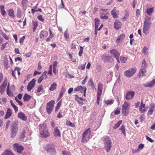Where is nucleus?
<instances>
[{
	"instance_id": "nucleus-55",
	"label": "nucleus",
	"mask_w": 155,
	"mask_h": 155,
	"mask_svg": "<svg viewBox=\"0 0 155 155\" xmlns=\"http://www.w3.org/2000/svg\"><path fill=\"white\" fill-rule=\"evenodd\" d=\"M42 90V85H40L37 87V92L38 93L40 92Z\"/></svg>"
},
{
	"instance_id": "nucleus-18",
	"label": "nucleus",
	"mask_w": 155,
	"mask_h": 155,
	"mask_svg": "<svg viewBox=\"0 0 155 155\" xmlns=\"http://www.w3.org/2000/svg\"><path fill=\"white\" fill-rule=\"evenodd\" d=\"M114 28L117 30H118L121 27V23L119 21H116L114 23Z\"/></svg>"
},
{
	"instance_id": "nucleus-36",
	"label": "nucleus",
	"mask_w": 155,
	"mask_h": 155,
	"mask_svg": "<svg viewBox=\"0 0 155 155\" xmlns=\"http://www.w3.org/2000/svg\"><path fill=\"white\" fill-rule=\"evenodd\" d=\"M65 90H66L65 88L62 87V90L60 93V94L59 97V99H60L63 96L64 93L65 91Z\"/></svg>"
},
{
	"instance_id": "nucleus-40",
	"label": "nucleus",
	"mask_w": 155,
	"mask_h": 155,
	"mask_svg": "<svg viewBox=\"0 0 155 155\" xmlns=\"http://www.w3.org/2000/svg\"><path fill=\"white\" fill-rule=\"evenodd\" d=\"M66 124L67 125H69L72 127H74L75 126L74 124L72 123L70 121H67L66 122Z\"/></svg>"
},
{
	"instance_id": "nucleus-9",
	"label": "nucleus",
	"mask_w": 155,
	"mask_h": 155,
	"mask_svg": "<svg viewBox=\"0 0 155 155\" xmlns=\"http://www.w3.org/2000/svg\"><path fill=\"white\" fill-rule=\"evenodd\" d=\"M54 101H51L47 103L46 106V110L48 113L50 114L52 112L54 107Z\"/></svg>"
},
{
	"instance_id": "nucleus-41",
	"label": "nucleus",
	"mask_w": 155,
	"mask_h": 155,
	"mask_svg": "<svg viewBox=\"0 0 155 155\" xmlns=\"http://www.w3.org/2000/svg\"><path fill=\"white\" fill-rule=\"evenodd\" d=\"M148 48L146 47H144L143 49L142 52L143 54L145 55H147L148 54Z\"/></svg>"
},
{
	"instance_id": "nucleus-4",
	"label": "nucleus",
	"mask_w": 155,
	"mask_h": 155,
	"mask_svg": "<svg viewBox=\"0 0 155 155\" xmlns=\"http://www.w3.org/2000/svg\"><path fill=\"white\" fill-rule=\"evenodd\" d=\"M91 131L89 129L86 130L83 134L82 142L87 143L89 140Z\"/></svg>"
},
{
	"instance_id": "nucleus-8",
	"label": "nucleus",
	"mask_w": 155,
	"mask_h": 155,
	"mask_svg": "<svg viewBox=\"0 0 155 155\" xmlns=\"http://www.w3.org/2000/svg\"><path fill=\"white\" fill-rule=\"evenodd\" d=\"M147 68L146 63L144 60L142 64L141 68L139 72L140 76H143L145 75V73L146 72V69Z\"/></svg>"
},
{
	"instance_id": "nucleus-19",
	"label": "nucleus",
	"mask_w": 155,
	"mask_h": 155,
	"mask_svg": "<svg viewBox=\"0 0 155 155\" xmlns=\"http://www.w3.org/2000/svg\"><path fill=\"white\" fill-rule=\"evenodd\" d=\"M139 109L140 111L142 113L144 112L146 110L145 109V105L143 104L142 100L141 102Z\"/></svg>"
},
{
	"instance_id": "nucleus-30",
	"label": "nucleus",
	"mask_w": 155,
	"mask_h": 155,
	"mask_svg": "<svg viewBox=\"0 0 155 155\" xmlns=\"http://www.w3.org/2000/svg\"><path fill=\"white\" fill-rule=\"evenodd\" d=\"M0 11L2 15L5 16L6 15V12L5 10V8L3 5L0 6Z\"/></svg>"
},
{
	"instance_id": "nucleus-52",
	"label": "nucleus",
	"mask_w": 155,
	"mask_h": 155,
	"mask_svg": "<svg viewBox=\"0 0 155 155\" xmlns=\"http://www.w3.org/2000/svg\"><path fill=\"white\" fill-rule=\"evenodd\" d=\"M20 70L21 69L18 67H16L15 69V72L17 71L18 73V75H19L20 74Z\"/></svg>"
},
{
	"instance_id": "nucleus-5",
	"label": "nucleus",
	"mask_w": 155,
	"mask_h": 155,
	"mask_svg": "<svg viewBox=\"0 0 155 155\" xmlns=\"http://www.w3.org/2000/svg\"><path fill=\"white\" fill-rule=\"evenodd\" d=\"M45 150L47 151L49 154H56V150L55 146L52 144H50L46 145V147L45 148Z\"/></svg>"
},
{
	"instance_id": "nucleus-29",
	"label": "nucleus",
	"mask_w": 155,
	"mask_h": 155,
	"mask_svg": "<svg viewBox=\"0 0 155 155\" xmlns=\"http://www.w3.org/2000/svg\"><path fill=\"white\" fill-rule=\"evenodd\" d=\"M32 25L33 26V32H34L36 30L37 27L38 25V22L36 21H32Z\"/></svg>"
},
{
	"instance_id": "nucleus-33",
	"label": "nucleus",
	"mask_w": 155,
	"mask_h": 155,
	"mask_svg": "<svg viewBox=\"0 0 155 155\" xmlns=\"http://www.w3.org/2000/svg\"><path fill=\"white\" fill-rule=\"evenodd\" d=\"M10 102L11 105L14 109L15 112L16 113L17 112L18 110V107L13 104L12 101L11 100L10 101Z\"/></svg>"
},
{
	"instance_id": "nucleus-22",
	"label": "nucleus",
	"mask_w": 155,
	"mask_h": 155,
	"mask_svg": "<svg viewBox=\"0 0 155 155\" xmlns=\"http://www.w3.org/2000/svg\"><path fill=\"white\" fill-rule=\"evenodd\" d=\"M54 134L55 137L58 136L60 137L61 136L60 132L59 130L58 127H55Z\"/></svg>"
},
{
	"instance_id": "nucleus-35",
	"label": "nucleus",
	"mask_w": 155,
	"mask_h": 155,
	"mask_svg": "<svg viewBox=\"0 0 155 155\" xmlns=\"http://www.w3.org/2000/svg\"><path fill=\"white\" fill-rule=\"evenodd\" d=\"M2 155H14L10 150H6Z\"/></svg>"
},
{
	"instance_id": "nucleus-48",
	"label": "nucleus",
	"mask_w": 155,
	"mask_h": 155,
	"mask_svg": "<svg viewBox=\"0 0 155 155\" xmlns=\"http://www.w3.org/2000/svg\"><path fill=\"white\" fill-rule=\"evenodd\" d=\"M86 63H85L84 64H81L79 66H78V68L79 69H81L82 70H83L85 68V67L86 65Z\"/></svg>"
},
{
	"instance_id": "nucleus-39",
	"label": "nucleus",
	"mask_w": 155,
	"mask_h": 155,
	"mask_svg": "<svg viewBox=\"0 0 155 155\" xmlns=\"http://www.w3.org/2000/svg\"><path fill=\"white\" fill-rule=\"evenodd\" d=\"M111 14L113 17L114 18H117L118 17L117 15L114 10H113L111 11Z\"/></svg>"
},
{
	"instance_id": "nucleus-27",
	"label": "nucleus",
	"mask_w": 155,
	"mask_h": 155,
	"mask_svg": "<svg viewBox=\"0 0 155 155\" xmlns=\"http://www.w3.org/2000/svg\"><path fill=\"white\" fill-rule=\"evenodd\" d=\"M9 84H8V85L7 87V93L8 96L12 97L13 96V94L12 91H9Z\"/></svg>"
},
{
	"instance_id": "nucleus-46",
	"label": "nucleus",
	"mask_w": 155,
	"mask_h": 155,
	"mask_svg": "<svg viewBox=\"0 0 155 155\" xmlns=\"http://www.w3.org/2000/svg\"><path fill=\"white\" fill-rule=\"evenodd\" d=\"M83 47L80 46V51L78 53V55L79 56H82L83 52Z\"/></svg>"
},
{
	"instance_id": "nucleus-53",
	"label": "nucleus",
	"mask_w": 155,
	"mask_h": 155,
	"mask_svg": "<svg viewBox=\"0 0 155 155\" xmlns=\"http://www.w3.org/2000/svg\"><path fill=\"white\" fill-rule=\"evenodd\" d=\"M15 99L16 101L19 104V105L20 106H22V105L23 104L22 102L21 101H20L18 100L17 97H16Z\"/></svg>"
},
{
	"instance_id": "nucleus-64",
	"label": "nucleus",
	"mask_w": 155,
	"mask_h": 155,
	"mask_svg": "<svg viewBox=\"0 0 155 155\" xmlns=\"http://www.w3.org/2000/svg\"><path fill=\"white\" fill-rule=\"evenodd\" d=\"M25 38V37L24 36L21 37L19 40L20 43H22L24 41V40Z\"/></svg>"
},
{
	"instance_id": "nucleus-6",
	"label": "nucleus",
	"mask_w": 155,
	"mask_h": 155,
	"mask_svg": "<svg viewBox=\"0 0 155 155\" xmlns=\"http://www.w3.org/2000/svg\"><path fill=\"white\" fill-rule=\"evenodd\" d=\"M10 134L11 138L15 137L18 131V128L15 124H13L11 127Z\"/></svg>"
},
{
	"instance_id": "nucleus-57",
	"label": "nucleus",
	"mask_w": 155,
	"mask_h": 155,
	"mask_svg": "<svg viewBox=\"0 0 155 155\" xmlns=\"http://www.w3.org/2000/svg\"><path fill=\"white\" fill-rule=\"evenodd\" d=\"M8 43V42H6L4 44L2 45V46L1 47V49L2 50H3L4 48H5V47L6 46L7 44Z\"/></svg>"
},
{
	"instance_id": "nucleus-23",
	"label": "nucleus",
	"mask_w": 155,
	"mask_h": 155,
	"mask_svg": "<svg viewBox=\"0 0 155 155\" xmlns=\"http://www.w3.org/2000/svg\"><path fill=\"white\" fill-rule=\"evenodd\" d=\"M103 89V84L100 83L98 84L97 94L101 95Z\"/></svg>"
},
{
	"instance_id": "nucleus-11",
	"label": "nucleus",
	"mask_w": 155,
	"mask_h": 155,
	"mask_svg": "<svg viewBox=\"0 0 155 155\" xmlns=\"http://www.w3.org/2000/svg\"><path fill=\"white\" fill-rule=\"evenodd\" d=\"M13 149L18 153H21L24 148L21 144L16 143L13 144Z\"/></svg>"
},
{
	"instance_id": "nucleus-63",
	"label": "nucleus",
	"mask_w": 155,
	"mask_h": 155,
	"mask_svg": "<svg viewBox=\"0 0 155 155\" xmlns=\"http://www.w3.org/2000/svg\"><path fill=\"white\" fill-rule=\"evenodd\" d=\"M5 38L6 40H8L9 39V37L7 36L6 34H3L2 35Z\"/></svg>"
},
{
	"instance_id": "nucleus-60",
	"label": "nucleus",
	"mask_w": 155,
	"mask_h": 155,
	"mask_svg": "<svg viewBox=\"0 0 155 155\" xmlns=\"http://www.w3.org/2000/svg\"><path fill=\"white\" fill-rule=\"evenodd\" d=\"M146 137L147 140L151 142V143H152L153 142V140L152 139H151L150 138L148 137L147 136H146Z\"/></svg>"
},
{
	"instance_id": "nucleus-44",
	"label": "nucleus",
	"mask_w": 155,
	"mask_h": 155,
	"mask_svg": "<svg viewBox=\"0 0 155 155\" xmlns=\"http://www.w3.org/2000/svg\"><path fill=\"white\" fill-rule=\"evenodd\" d=\"M88 85L90 86H91L92 87H94V84L92 79H90L88 82Z\"/></svg>"
},
{
	"instance_id": "nucleus-24",
	"label": "nucleus",
	"mask_w": 155,
	"mask_h": 155,
	"mask_svg": "<svg viewBox=\"0 0 155 155\" xmlns=\"http://www.w3.org/2000/svg\"><path fill=\"white\" fill-rule=\"evenodd\" d=\"M84 88L82 86H77L74 89L75 91H80L81 93H83V91L84 90Z\"/></svg>"
},
{
	"instance_id": "nucleus-12",
	"label": "nucleus",
	"mask_w": 155,
	"mask_h": 155,
	"mask_svg": "<svg viewBox=\"0 0 155 155\" xmlns=\"http://www.w3.org/2000/svg\"><path fill=\"white\" fill-rule=\"evenodd\" d=\"M36 81L35 79H33L28 84L27 86V90L30 91L34 87Z\"/></svg>"
},
{
	"instance_id": "nucleus-42",
	"label": "nucleus",
	"mask_w": 155,
	"mask_h": 155,
	"mask_svg": "<svg viewBox=\"0 0 155 155\" xmlns=\"http://www.w3.org/2000/svg\"><path fill=\"white\" fill-rule=\"evenodd\" d=\"M22 15V14L21 11L20 9H18L17 13V17L18 18H21Z\"/></svg>"
},
{
	"instance_id": "nucleus-7",
	"label": "nucleus",
	"mask_w": 155,
	"mask_h": 155,
	"mask_svg": "<svg viewBox=\"0 0 155 155\" xmlns=\"http://www.w3.org/2000/svg\"><path fill=\"white\" fill-rule=\"evenodd\" d=\"M129 106V104L126 101L124 102L122 108V113L124 115L126 116L128 114L130 109Z\"/></svg>"
},
{
	"instance_id": "nucleus-10",
	"label": "nucleus",
	"mask_w": 155,
	"mask_h": 155,
	"mask_svg": "<svg viewBox=\"0 0 155 155\" xmlns=\"http://www.w3.org/2000/svg\"><path fill=\"white\" fill-rule=\"evenodd\" d=\"M136 71V68H130L124 72V75L125 76L130 78L133 76Z\"/></svg>"
},
{
	"instance_id": "nucleus-54",
	"label": "nucleus",
	"mask_w": 155,
	"mask_h": 155,
	"mask_svg": "<svg viewBox=\"0 0 155 155\" xmlns=\"http://www.w3.org/2000/svg\"><path fill=\"white\" fill-rule=\"evenodd\" d=\"M52 65H51L49 68V70L48 72V74H49L50 75L52 74Z\"/></svg>"
},
{
	"instance_id": "nucleus-61",
	"label": "nucleus",
	"mask_w": 155,
	"mask_h": 155,
	"mask_svg": "<svg viewBox=\"0 0 155 155\" xmlns=\"http://www.w3.org/2000/svg\"><path fill=\"white\" fill-rule=\"evenodd\" d=\"M41 72L37 71L36 70H35L34 71V76H35L37 74H39L41 73Z\"/></svg>"
},
{
	"instance_id": "nucleus-45",
	"label": "nucleus",
	"mask_w": 155,
	"mask_h": 155,
	"mask_svg": "<svg viewBox=\"0 0 155 155\" xmlns=\"http://www.w3.org/2000/svg\"><path fill=\"white\" fill-rule=\"evenodd\" d=\"M149 87H152L155 84V79H153L151 82L149 83Z\"/></svg>"
},
{
	"instance_id": "nucleus-14",
	"label": "nucleus",
	"mask_w": 155,
	"mask_h": 155,
	"mask_svg": "<svg viewBox=\"0 0 155 155\" xmlns=\"http://www.w3.org/2000/svg\"><path fill=\"white\" fill-rule=\"evenodd\" d=\"M102 59L105 62H111L113 61V59L110 56H106L103 55L102 56Z\"/></svg>"
},
{
	"instance_id": "nucleus-13",
	"label": "nucleus",
	"mask_w": 155,
	"mask_h": 155,
	"mask_svg": "<svg viewBox=\"0 0 155 155\" xmlns=\"http://www.w3.org/2000/svg\"><path fill=\"white\" fill-rule=\"evenodd\" d=\"M7 79H5L2 84L0 87V93L2 94L4 93L5 91V88L7 86Z\"/></svg>"
},
{
	"instance_id": "nucleus-51",
	"label": "nucleus",
	"mask_w": 155,
	"mask_h": 155,
	"mask_svg": "<svg viewBox=\"0 0 155 155\" xmlns=\"http://www.w3.org/2000/svg\"><path fill=\"white\" fill-rule=\"evenodd\" d=\"M153 112V110L152 109H149L148 112L147 113V115L148 116H150L152 115Z\"/></svg>"
},
{
	"instance_id": "nucleus-28",
	"label": "nucleus",
	"mask_w": 155,
	"mask_h": 155,
	"mask_svg": "<svg viewBox=\"0 0 155 155\" xmlns=\"http://www.w3.org/2000/svg\"><path fill=\"white\" fill-rule=\"evenodd\" d=\"M125 36L124 34H123L120 35L116 41L117 43H119L124 38Z\"/></svg>"
},
{
	"instance_id": "nucleus-2",
	"label": "nucleus",
	"mask_w": 155,
	"mask_h": 155,
	"mask_svg": "<svg viewBox=\"0 0 155 155\" xmlns=\"http://www.w3.org/2000/svg\"><path fill=\"white\" fill-rule=\"evenodd\" d=\"M104 148L107 152H109L111 147V140L109 137H106L104 140Z\"/></svg>"
},
{
	"instance_id": "nucleus-17",
	"label": "nucleus",
	"mask_w": 155,
	"mask_h": 155,
	"mask_svg": "<svg viewBox=\"0 0 155 155\" xmlns=\"http://www.w3.org/2000/svg\"><path fill=\"white\" fill-rule=\"evenodd\" d=\"M18 117L23 121H26L27 120V117L24 113L20 112L18 114Z\"/></svg>"
},
{
	"instance_id": "nucleus-15",
	"label": "nucleus",
	"mask_w": 155,
	"mask_h": 155,
	"mask_svg": "<svg viewBox=\"0 0 155 155\" xmlns=\"http://www.w3.org/2000/svg\"><path fill=\"white\" fill-rule=\"evenodd\" d=\"M110 52L111 54L114 56L117 60L118 61L119 60V58L120 56V54L118 51L115 49H113L111 50Z\"/></svg>"
},
{
	"instance_id": "nucleus-32",
	"label": "nucleus",
	"mask_w": 155,
	"mask_h": 155,
	"mask_svg": "<svg viewBox=\"0 0 155 155\" xmlns=\"http://www.w3.org/2000/svg\"><path fill=\"white\" fill-rule=\"evenodd\" d=\"M57 86V84L56 83L54 82L51 85V86L49 88V90L51 91H53L56 89Z\"/></svg>"
},
{
	"instance_id": "nucleus-59",
	"label": "nucleus",
	"mask_w": 155,
	"mask_h": 155,
	"mask_svg": "<svg viewBox=\"0 0 155 155\" xmlns=\"http://www.w3.org/2000/svg\"><path fill=\"white\" fill-rule=\"evenodd\" d=\"M113 100H107L106 101V103L107 104H111L113 103Z\"/></svg>"
},
{
	"instance_id": "nucleus-58",
	"label": "nucleus",
	"mask_w": 155,
	"mask_h": 155,
	"mask_svg": "<svg viewBox=\"0 0 155 155\" xmlns=\"http://www.w3.org/2000/svg\"><path fill=\"white\" fill-rule=\"evenodd\" d=\"M62 112L61 111H60L58 114L57 117L58 118H61L63 117L62 115Z\"/></svg>"
},
{
	"instance_id": "nucleus-37",
	"label": "nucleus",
	"mask_w": 155,
	"mask_h": 155,
	"mask_svg": "<svg viewBox=\"0 0 155 155\" xmlns=\"http://www.w3.org/2000/svg\"><path fill=\"white\" fill-rule=\"evenodd\" d=\"M122 122V120L119 121L117 123L115 124L114 126L113 127V129H116L121 124Z\"/></svg>"
},
{
	"instance_id": "nucleus-49",
	"label": "nucleus",
	"mask_w": 155,
	"mask_h": 155,
	"mask_svg": "<svg viewBox=\"0 0 155 155\" xmlns=\"http://www.w3.org/2000/svg\"><path fill=\"white\" fill-rule=\"evenodd\" d=\"M38 18L40 21L42 22H43L44 21V18L42 17V15H38Z\"/></svg>"
},
{
	"instance_id": "nucleus-26",
	"label": "nucleus",
	"mask_w": 155,
	"mask_h": 155,
	"mask_svg": "<svg viewBox=\"0 0 155 155\" xmlns=\"http://www.w3.org/2000/svg\"><path fill=\"white\" fill-rule=\"evenodd\" d=\"M11 115L12 111L10 108H8L5 117V119L8 118L11 116Z\"/></svg>"
},
{
	"instance_id": "nucleus-47",
	"label": "nucleus",
	"mask_w": 155,
	"mask_h": 155,
	"mask_svg": "<svg viewBox=\"0 0 155 155\" xmlns=\"http://www.w3.org/2000/svg\"><path fill=\"white\" fill-rule=\"evenodd\" d=\"M120 59L121 62L123 63H125L127 60V58H126L122 57H120Z\"/></svg>"
},
{
	"instance_id": "nucleus-43",
	"label": "nucleus",
	"mask_w": 155,
	"mask_h": 155,
	"mask_svg": "<svg viewBox=\"0 0 155 155\" xmlns=\"http://www.w3.org/2000/svg\"><path fill=\"white\" fill-rule=\"evenodd\" d=\"M61 101H60L58 103L57 106H56L55 109V111L56 112H57L58 109H59L61 105Z\"/></svg>"
},
{
	"instance_id": "nucleus-56",
	"label": "nucleus",
	"mask_w": 155,
	"mask_h": 155,
	"mask_svg": "<svg viewBox=\"0 0 155 155\" xmlns=\"http://www.w3.org/2000/svg\"><path fill=\"white\" fill-rule=\"evenodd\" d=\"M64 37L66 38V39H68L69 38V34L68 33L67 31L66 30L64 33Z\"/></svg>"
},
{
	"instance_id": "nucleus-21",
	"label": "nucleus",
	"mask_w": 155,
	"mask_h": 155,
	"mask_svg": "<svg viewBox=\"0 0 155 155\" xmlns=\"http://www.w3.org/2000/svg\"><path fill=\"white\" fill-rule=\"evenodd\" d=\"M47 72L46 71H44L42 74V75L38 79V83H40L44 78V76L46 78L47 75H46Z\"/></svg>"
},
{
	"instance_id": "nucleus-25",
	"label": "nucleus",
	"mask_w": 155,
	"mask_h": 155,
	"mask_svg": "<svg viewBox=\"0 0 155 155\" xmlns=\"http://www.w3.org/2000/svg\"><path fill=\"white\" fill-rule=\"evenodd\" d=\"M48 35V32L45 31H41L40 34V38H43L45 37H46Z\"/></svg>"
},
{
	"instance_id": "nucleus-34",
	"label": "nucleus",
	"mask_w": 155,
	"mask_h": 155,
	"mask_svg": "<svg viewBox=\"0 0 155 155\" xmlns=\"http://www.w3.org/2000/svg\"><path fill=\"white\" fill-rule=\"evenodd\" d=\"M99 22V20L98 18H95V28H96H96H97L100 25Z\"/></svg>"
},
{
	"instance_id": "nucleus-1",
	"label": "nucleus",
	"mask_w": 155,
	"mask_h": 155,
	"mask_svg": "<svg viewBox=\"0 0 155 155\" xmlns=\"http://www.w3.org/2000/svg\"><path fill=\"white\" fill-rule=\"evenodd\" d=\"M40 134L42 137H47L50 135L48 131L46 126L45 124H41L40 125Z\"/></svg>"
},
{
	"instance_id": "nucleus-20",
	"label": "nucleus",
	"mask_w": 155,
	"mask_h": 155,
	"mask_svg": "<svg viewBox=\"0 0 155 155\" xmlns=\"http://www.w3.org/2000/svg\"><path fill=\"white\" fill-rule=\"evenodd\" d=\"M8 15L11 18H14L15 17L14 12L12 9H10L8 11Z\"/></svg>"
},
{
	"instance_id": "nucleus-62",
	"label": "nucleus",
	"mask_w": 155,
	"mask_h": 155,
	"mask_svg": "<svg viewBox=\"0 0 155 155\" xmlns=\"http://www.w3.org/2000/svg\"><path fill=\"white\" fill-rule=\"evenodd\" d=\"M62 153L63 155H70V153L66 151H63Z\"/></svg>"
},
{
	"instance_id": "nucleus-16",
	"label": "nucleus",
	"mask_w": 155,
	"mask_h": 155,
	"mask_svg": "<svg viewBox=\"0 0 155 155\" xmlns=\"http://www.w3.org/2000/svg\"><path fill=\"white\" fill-rule=\"evenodd\" d=\"M134 95V93L133 91L128 92L126 94V98L128 100L133 97Z\"/></svg>"
},
{
	"instance_id": "nucleus-3",
	"label": "nucleus",
	"mask_w": 155,
	"mask_h": 155,
	"mask_svg": "<svg viewBox=\"0 0 155 155\" xmlns=\"http://www.w3.org/2000/svg\"><path fill=\"white\" fill-rule=\"evenodd\" d=\"M151 25V22L149 19H145L143 28V32L146 35L148 33V31Z\"/></svg>"
},
{
	"instance_id": "nucleus-38",
	"label": "nucleus",
	"mask_w": 155,
	"mask_h": 155,
	"mask_svg": "<svg viewBox=\"0 0 155 155\" xmlns=\"http://www.w3.org/2000/svg\"><path fill=\"white\" fill-rule=\"evenodd\" d=\"M153 11V8H150L147 9L146 12L148 15H150Z\"/></svg>"
},
{
	"instance_id": "nucleus-31",
	"label": "nucleus",
	"mask_w": 155,
	"mask_h": 155,
	"mask_svg": "<svg viewBox=\"0 0 155 155\" xmlns=\"http://www.w3.org/2000/svg\"><path fill=\"white\" fill-rule=\"evenodd\" d=\"M31 98V97L27 94H25L23 97V99L25 101H27L30 100Z\"/></svg>"
},
{
	"instance_id": "nucleus-50",
	"label": "nucleus",
	"mask_w": 155,
	"mask_h": 155,
	"mask_svg": "<svg viewBox=\"0 0 155 155\" xmlns=\"http://www.w3.org/2000/svg\"><path fill=\"white\" fill-rule=\"evenodd\" d=\"M28 2L27 0H23L21 4L23 7H25L27 5V3Z\"/></svg>"
}]
</instances>
